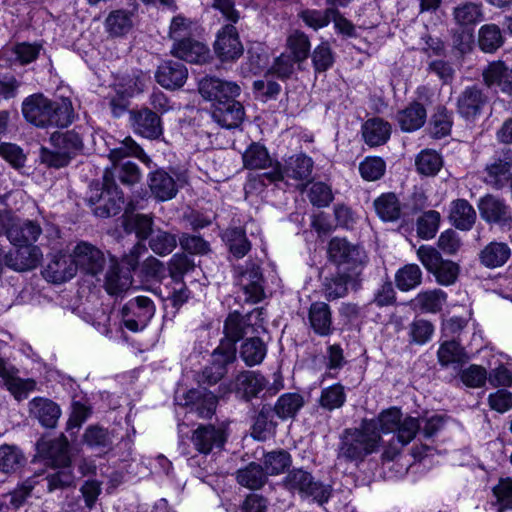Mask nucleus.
I'll use <instances>...</instances> for the list:
<instances>
[{"label": "nucleus", "mask_w": 512, "mask_h": 512, "mask_svg": "<svg viewBox=\"0 0 512 512\" xmlns=\"http://www.w3.org/2000/svg\"><path fill=\"white\" fill-rule=\"evenodd\" d=\"M21 112L28 123L42 129L67 127L75 117L69 98L50 99L41 92L27 96Z\"/></svg>", "instance_id": "1"}, {"label": "nucleus", "mask_w": 512, "mask_h": 512, "mask_svg": "<svg viewBox=\"0 0 512 512\" xmlns=\"http://www.w3.org/2000/svg\"><path fill=\"white\" fill-rule=\"evenodd\" d=\"M266 312L263 307L241 314L238 311L230 312L224 320L223 337L216 348L217 355H223L226 362H235L237 359L236 343L264 330Z\"/></svg>", "instance_id": "2"}, {"label": "nucleus", "mask_w": 512, "mask_h": 512, "mask_svg": "<svg viewBox=\"0 0 512 512\" xmlns=\"http://www.w3.org/2000/svg\"><path fill=\"white\" fill-rule=\"evenodd\" d=\"M89 135L91 133L87 125H76L70 130L53 132L49 140L54 150L42 147L41 162L56 169L66 167L72 159L84 153L85 140Z\"/></svg>", "instance_id": "3"}, {"label": "nucleus", "mask_w": 512, "mask_h": 512, "mask_svg": "<svg viewBox=\"0 0 512 512\" xmlns=\"http://www.w3.org/2000/svg\"><path fill=\"white\" fill-rule=\"evenodd\" d=\"M380 440V434L369 431L364 423L360 428H346L339 438L337 459L346 463H362L377 451Z\"/></svg>", "instance_id": "4"}, {"label": "nucleus", "mask_w": 512, "mask_h": 512, "mask_svg": "<svg viewBox=\"0 0 512 512\" xmlns=\"http://www.w3.org/2000/svg\"><path fill=\"white\" fill-rule=\"evenodd\" d=\"M85 202L99 218L114 217L121 213L125 203L123 191L110 182L93 181L86 192Z\"/></svg>", "instance_id": "5"}, {"label": "nucleus", "mask_w": 512, "mask_h": 512, "mask_svg": "<svg viewBox=\"0 0 512 512\" xmlns=\"http://www.w3.org/2000/svg\"><path fill=\"white\" fill-rule=\"evenodd\" d=\"M282 487L292 495H298L303 500H311L320 505L328 502L331 488L316 479L304 468H292L282 479Z\"/></svg>", "instance_id": "6"}, {"label": "nucleus", "mask_w": 512, "mask_h": 512, "mask_svg": "<svg viewBox=\"0 0 512 512\" xmlns=\"http://www.w3.org/2000/svg\"><path fill=\"white\" fill-rule=\"evenodd\" d=\"M417 257L425 269L435 277L439 285L450 286L457 281L460 273L459 264L444 259L438 249L422 245L417 250Z\"/></svg>", "instance_id": "7"}, {"label": "nucleus", "mask_w": 512, "mask_h": 512, "mask_svg": "<svg viewBox=\"0 0 512 512\" xmlns=\"http://www.w3.org/2000/svg\"><path fill=\"white\" fill-rule=\"evenodd\" d=\"M328 256L339 271H351L354 275H361L367 258L361 247L339 237L330 240Z\"/></svg>", "instance_id": "8"}, {"label": "nucleus", "mask_w": 512, "mask_h": 512, "mask_svg": "<svg viewBox=\"0 0 512 512\" xmlns=\"http://www.w3.org/2000/svg\"><path fill=\"white\" fill-rule=\"evenodd\" d=\"M153 218L145 214H134L124 219L123 227L128 234L135 233L138 242L130 249L128 254L123 255L122 261L129 269H136L142 255L148 249L144 243L153 234Z\"/></svg>", "instance_id": "9"}, {"label": "nucleus", "mask_w": 512, "mask_h": 512, "mask_svg": "<svg viewBox=\"0 0 512 512\" xmlns=\"http://www.w3.org/2000/svg\"><path fill=\"white\" fill-rule=\"evenodd\" d=\"M234 277L242 290L244 302L255 304L266 298V279L258 263L250 260L235 267Z\"/></svg>", "instance_id": "10"}, {"label": "nucleus", "mask_w": 512, "mask_h": 512, "mask_svg": "<svg viewBox=\"0 0 512 512\" xmlns=\"http://www.w3.org/2000/svg\"><path fill=\"white\" fill-rule=\"evenodd\" d=\"M229 433L227 425L200 424L191 435V443L201 455L219 452L224 448Z\"/></svg>", "instance_id": "11"}, {"label": "nucleus", "mask_w": 512, "mask_h": 512, "mask_svg": "<svg viewBox=\"0 0 512 512\" xmlns=\"http://www.w3.org/2000/svg\"><path fill=\"white\" fill-rule=\"evenodd\" d=\"M155 314L153 301L146 296L130 299L122 308L123 325L132 332L143 330Z\"/></svg>", "instance_id": "12"}, {"label": "nucleus", "mask_w": 512, "mask_h": 512, "mask_svg": "<svg viewBox=\"0 0 512 512\" xmlns=\"http://www.w3.org/2000/svg\"><path fill=\"white\" fill-rule=\"evenodd\" d=\"M477 207L481 219L487 224L503 229L512 227V209L505 199L486 194L478 200Z\"/></svg>", "instance_id": "13"}, {"label": "nucleus", "mask_w": 512, "mask_h": 512, "mask_svg": "<svg viewBox=\"0 0 512 512\" xmlns=\"http://www.w3.org/2000/svg\"><path fill=\"white\" fill-rule=\"evenodd\" d=\"M512 149L502 148L495 152L484 169L483 181L494 189L504 188L512 177Z\"/></svg>", "instance_id": "14"}, {"label": "nucleus", "mask_w": 512, "mask_h": 512, "mask_svg": "<svg viewBox=\"0 0 512 512\" xmlns=\"http://www.w3.org/2000/svg\"><path fill=\"white\" fill-rule=\"evenodd\" d=\"M200 95L213 104L236 99L241 87L234 81L224 80L215 76H205L199 81Z\"/></svg>", "instance_id": "15"}, {"label": "nucleus", "mask_w": 512, "mask_h": 512, "mask_svg": "<svg viewBox=\"0 0 512 512\" xmlns=\"http://www.w3.org/2000/svg\"><path fill=\"white\" fill-rule=\"evenodd\" d=\"M488 100V95L479 85L467 86L457 97V112L465 120L474 121L482 114Z\"/></svg>", "instance_id": "16"}, {"label": "nucleus", "mask_w": 512, "mask_h": 512, "mask_svg": "<svg viewBox=\"0 0 512 512\" xmlns=\"http://www.w3.org/2000/svg\"><path fill=\"white\" fill-rule=\"evenodd\" d=\"M131 127L135 134L149 139L159 140L163 136L161 117L149 108L129 111Z\"/></svg>", "instance_id": "17"}, {"label": "nucleus", "mask_w": 512, "mask_h": 512, "mask_svg": "<svg viewBox=\"0 0 512 512\" xmlns=\"http://www.w3.org/2000/svg\"><path fill=\"white\" fill-rule=\"evenodd\" d=\"M214 51L222 62L236 61L243 55L244 48L233 24H226L218 31Z\"/></svg>", "instance_id": "18"}, {"label": "nucleus", "mask_w": 512, "mask_h": 512, "mask_svg": "<svg viewBox=\"0 0 512 512\" xmlns=\"http://www.w3.org/2000/svg\"><path fill=\"white\" fill-rule=\"evenodd\" d=\"M184 401L179 395L175 396L178 405L187 406L190 412H195L200 418H211L217 407V397L206 389H191L183 395Z\"/></svg>", "instance_id": "19"}, {"label": "nucleus", "mask_w": 512, "mask_h": 512, "mask_svg": "<svg viewBox=\"0 0 512 512\" xmlns=\"http://www.w3.org/2000/svg\"><path fill=\"white\" fill-rule=\"evenodd\" d=\"M72 256L75 264H77V270L80 269L92 276L102 272L106 262L103 252L88 242L78 243Z\"/></svg>", "instance_id": "20"}, {"label": "nucleus", "mask_w": 512, "mask_h": 512, "mask_svg": "<svg viewBox=\"0 0 512 512\" xmlns=\"http://www.w3.org/2000/svg\"><path fill=\"white\" fill-rule=\"evenodd\" d=\"M188 70L180 60H165L157 68L155 79L168 90L181 88L187 81Z\"/></svg>", "instance_id": "21"}, {"label": "nucleus", "mask_w": 512, "mask_h": 512, "mask_svg": "<svg viewBox=\"0 0 512 512\" xmlns=\"http://www.w3.org/2000/svg\"><path fill=\"white\" fill-rule=\"evenodd\" d=\"M245 111L243 105L236 99L212 104L211 117L220 127L234 129L241 125Z\"/></svg>", "instance_id": "22"}, {"label": "nucleus", "mask_w": 512, "mask_h": 512, "mask_svg": "<svg viewBox=\"0 0 512 512\" xmlns=\"http://www.w3.org/2000/svg\"><path fill=\"white\" fill-rule=\"evenodd\" d=\"M18 369L8 360L0 358V378L7 389L17 400L27 398L28 393L36 387L33 379H22L18 377Z\"/></svg>", "instance_id": "23"}, {"label": "nucleus", "mask_w": 512, "mask_h": 512, "mask_svg": "<svg viewBox=\"0 0 512 512\" xmlns=\"http://www.w3.org/2000/svg\"><path fill=\"white\" fill-rule=\"evenodd\" d=\"M16 249L7 252L8 268L15 272H26L35 269L41 262L43 254L36 245H17Z\"/></svg>", "instance_id": "24"}, {"label": "nucleus", "mask_w": 512, "mask_h": 512, "mask_svg": "<svg viewBox=\"0 0 512 512\" xmlns=\"http://www.w3.org/2000/svg\"><path fill=\"white\" fill-rule=\"evenodd\" d=\"M77 272V264L72 254L57 253L52 256L42 274L48 281L60 284L73 278Z\"/></svg>", "instance_id": "25"}, {"label": "nucleus", "mask_w": 512, "mask_h": 512, "mask_svg": "<svg viewBox=\"0 0 512 512\" xmlns=\"http://www.w3.org/2000/svg\"><path fill=\"white\" fill-rule=\"evenodd\" d=\"M307 319L310 329L318 336L327 337L335 331L332 310L326 302L315 301L311 303Z\"/></svg>", "instance_id": "26"}, {"label": "nucleus", "mask_w": 512, "mask_h": 512, "mask_svg": "<svg viewBox=\"0 0 512 512\" xmlns=\"http://www.w3.org/2000/svg\"><path fill=\"white\" fill-rule=\"evenodd\" d=\"M485 86H498L502 93L512 98V65L509 67L503 61L490 62L482 72Z\"/></svg>", "instance_id": "27"}, {"label": "nucleus", "mask_w": 512, "mask_h": 512, "mask_svg": "<svg viewBox=\"0 0 512 512\" xmlns=\"http://www.w3.org/2000/svg\"><path fill=\"white\" fill-rule=\"evenodd\" d=\"M142 177L139 166L131 161H120L106 167L103 173V180L117 185L118 180L124 186H133L140 182Z\"/></svg>", "instance_id": "28"}, {"label": "nucleus", "mask_w": 512, "mask_h": 512, "mask_svg": "<svg viewBox=\"0 0 512 512\" xmlns=\"http://www.w3.org/2000/svg\"><path fill=\"white\" fill-rule=\"evenodd\" d=\"M147 183L151 195L158 201L173 199L179 190V186L174 177L162 168L150 172Z\"/></svg>", "instance_id": "29"}, {"label": "nucleus", "mask_w": 512, "mask_h": 512, "mask_svg": "<svg viewBox=\"0 0 512 512\" xmlns=\"http://www.w3.org/2000/svg\"><path fill=\"white\" fill-rule=\"evenodd\" d=\"M360 275H354V272L339 271L329 277H325L323 281V294L328 301L343 298L348 293V287L359 284Z\"/></svg>", "instance_id": "30"}, {"label": "nucleus", "mask_w": 512, "mask_h": 512, "mask_svg": "<svg viewBox=\"0 0 512 512\" xmlns=\"http://www.w3.org/2000/svg\"><path fill=\"white\" fill-rule=\"evenodd\" d=\"M314 162L311 157L304 153L290 156L285 160L284 165L276 161V166L282 174V182L285 177L297 181H309L312 175Z\"/></svg>", "instance_id": "31"}, {"label": "nucleus", "mask_w": 512, "mask_h": 512, "mask_svg": "<svg viewBox=\"0 0 512 512\" xmlns=\"http://www.w3.org/2000/svg\"><path fill=\"white\" fill-rule=\"evenodd\" d=\"M42 234V228L33 220L11 221L7 238L13 246L34 245Z\"/></svg>", "instance_id": "32"}, {"label": "nucleus", "mask_w": 512, "mask_h": 512, "mask_svg": "<svg viewBox=\"0 0 512 512\" xmlns=\"http://www.w3.org/2000/svg\"><path fill=\"white\" fill-rule=\"evenodd\" d=\"M512 256V249L508 243L491 241L478 253V260L482 266L488 269H496L504 266Z\"/></svg>", "instance_id": "33"}, {"label": "nucleus", "mask_w": 512, "mask_h": 512, "mask_svg": "<svg viewBox=\"0 0 512 512\" xmlns=\"http://www.w3.org/2000/svg\"><path fill=\"white\" fill-rule=\"evenodd\" d=\"M267 386L265 377L255 371H243L239 373L234 382L235 393L242 399L249 401L258 397L259 393Z\"/></svg>", "instance_id": "34"}, {"label": "nucleus", "mask_w": 512, "mask_h": 512, "mask_svg": "<svg viewBox=\"0 0 512 512\" xmlns=\"http://www.w3.org/2000/svg\"><path fill=\"white\" fill-rule=\"evenodd\" d=\"M29 412L45 428L56 427L61 416L59 405L48 398L42 397H36L29 402Z\"/></svg>", "instance_id": "35"}, {"label": "nucleus", "mask_w": 512, "mask_h": 512, "mask_svg": "<svg viewBox=\"0 0 512 512\" xmlns=\"http://www.w3.org/2000/svg\"><path fill=\"white\" fill-rule=\"evenodd\" d=\"M448 219L456 229L470 231L476 223L477 213L468 200L458 198L450 203Z\"/></svg>", "instance_id": "36"}, {"label": "nucleus", "mask_w": 512, "mask_h": 512, "mask_svg": "<svg viewBox=\"0 0 512 512\" xmlns=\"http://www.w3.org/2000/svg\"><path fill=\"white\" fill-rule=\"evenodd\" d=\"M172 54L180 60L200 64L208 60L210 50L205 44L191 38H186L174 43Z\"/></svg>", "instance_id": "37"}, {"label": "nucleus", "mask_w": 512, "mask_h": 512, "mask_svg": "<svg viewBox=\"0 0 512 512\" xmlns=\"http://www.w3.org/2000/svg\"><path fill=\"white\" fill-rule=\"evenodd\" d=\"M427 112L424 105L418 101L411 102L404 109L398 111L396 120L404 132H414L424 126Z\"/></svg>", "instance_id": "38"}, {"label": "nucleus", "mask_w": 512, "mask_h": 512, "mask_svg": "<svg viewBox=\"0 0 512 512\" xmlns=\"http://www.w3.org/2000/svg\"><path fill=\"white\" fill-rule=\"evenodd\" d=\"M243 167L249 170H273L276 159H273L267 148L259 143L252 142L242 154Z\"/></svg>", "instance_id": "39"}, {"label": "nucleus", "mask_w": 512, "mask_h": 512, "mask_svg": "<svg viewBox=\"0 0 512 512\" xmlns=\"http://www.w3.org/2000/svg\"><path fill=\"white\" fill-rule=\"evenodd\" d=\"M68 445L66 437L62 434L57 439L41 438L36 447L42 457L52 460L55 464H67L70 463Z\"/></svg>", "instance_id": "40"}, {"label": "nucleus", "mask_w": 512, "mask_h": 512, "mask_svg": "<svg viewBox=\"0 0 512 512\" xmlns=\"http://www.w3.org/2000/svg\"><path fill=\"white\" fill-rule=\"evenodd\" d=\"M469 356L465 348L457 339L443 340L437 351V360L442 367L450 365H462L466 363Z\"/></svg>", "instance_id": "41"}, {"label": "nucleus", "mask_w": 512, "mask_h": 512, "mask_svg": "<svg viewBox=\"0 0 512 512\" xmlns=\"http://www.w3.org/2000/svg\"><path fill=\"white\" fill-rule=\"evenodd\" d=\"M373 206L378 217L385 222H396L403 215L400 200L393 192L381 194L374 200Z\"/></svg>", "instance_id": "42"}, {"label": "nucleus", "mask_w": 512, "mask_h": 512, "mask_svg": "<svg viewBox=\"0 0 512 512\" xmlns=\"http://www.w3.org/2000/svg\"><path fill=\"white\" fill-rule=\"evenodd\" d=\"M364 141L370 147L385 144L391 135V126L381 118L368 119L362 126Z\"/></svg>", "instance_id": "43"}, {"label": "nucleus", "mask_w": 512, "mask_h": 512, "mask_svg": "<svg viewBox=\"0 0 512 512\" xmlns=\"http://www.w3.org/2000/svg\"><path fill=\"white\" fill-rule=\"evenodd\" d=\"M267 354L266 343L256 334L244 339L240 346L239 356L248 367L259 365Z\"/></svg>", "instance_id": "44"}, {"label": "nucleus", "mask_w": 512, "mask_h": 512, "mask_svg": "<svg viewBox=\"0 0 512 512\" xmlns=\"http://www.w3.org/2000/svg\"><path fill=\"white\" fill-rule=\"evenodd\" d=\"M192 292L184 281L170 280L159 288V296L178 311L190 298Z\"/></svg>", "instance_id": "45"}, {"label": "nucleus", "mask_w": 512, "mask_h": 512, "mask_svg": "<svg viewBox=\"0 0 512 512\" xmlns=\"http://www.w3.org/2000/svg\"><path fill=\"white\" fill-rule=\"evenodd\" d=\"M236 481L250 490H259L268 482V475L261 464L250 462L236 471Z\"/></svg>", "instance_id": "46"}, {"label": "nucleus", "mask_w": 512, "mask_h": 512, "mask_svg": "<svg viewBox=\"0 0 512 512\" xmlns=\"http://www.w3.org/2000/svg\"><path fill=\"white\" fill-rule=\"evenodd\" d=\"M279 182H282L279 167H274L273 170L261 174H249L244 184L245 196L260 195L265 192L268 185H278Z\"/></svg>", "instance_id": "47"}, {"label": "nucleus", "mask_w": 512, "mask_h": 512, "mask_svg": "<svg viewBox=\"0 0 512 512\" xmlns=\"http://www.w3.org/2000/svg\"><path fill=\"white\" fill-rule=\"evenodd\" d=\"M305 399L297 392L282 394L272 407L275 415L281 420L294 419L304 407Z\"/></svg>", "instance_id": "48"}, {"label": "nucleus", "mask_w": 512, "mask_h": 512, "mask_svg": "<svg viewBox=\"0 0 512 512\" xmlns=\"http://www.w3.org/2000/svg\"><path fill=\"white\" fill-rule=\"evenodd\" d=\"M453 19L458 26L472 27L483 21L482 3L466 1L453 8Z\"/></svg>", "instance_id": "49"}, {"label": "nucleus", "mask_w": 512, "mask_h": 512, "mask_svg": "<svg viewBox=\"0 0 512 512\" xmlns=\"http://www.w3.org/2000/svg\"><path fill=\"white\" fill-rule=\"evenodd\" d=\"M443 165V157L434 149H423L415 157V169L421 176L434 177Z\"/></svg>", "instance_id": "50"}, {"label": "nucleus", "mask_w": 512, "mask_h": 512, "mask_svg": "<svg viewBox=\"0 0 512 512\" xmlns=\"http://www.w3.org/2000/svg\"><path fill=\"white\" fill-rule=\"evenodd\" d=\"M122 264L126 266L123 262ZM123 272L117 264L111 265L105 276V289L110 295L118 296L127 291L132 285V276L130 274L134 269Z\"/></svg>", "instance_id": "51"}, {"label": "nucleus", "mask_w": 512, "mask_h": 512, "mask_svg": "<svg viewBox=\"0 0 512 512\" xmlns=\"http://www.w3.org/2000/svg\"><path fill=\"white\" fill-rule=\"evenodd\" d=\"M108 157L111 164L120 161H127L126 158L128 157H136L144 163H149L151 161L141 146L130 136L122 140L117 147L111 149Z\"/></svg>", "instance_id": "52"}, {"label": "nucleus", "mask_w": 512, "mask_h": 512, "mask_svg": "<svg viewBox=\"0 0 512 512\" xmlns=\"http://www.w3.org/2000/svg\"><path fill=\"white\" fill-rule=\"evenodd\" d=\"M133 12L125 9L111 11L106 20V31L114 37H121L129 33L133 27Z\"/></svg>", "instance_id": "53"}, {"label": "nucleus", "mask_w": 512, "mask_h": 512, "mask_svg": "<svg viewBox=\"0 0 512 512\" xmlns=\"http://www.w3.org/2000/svg\"><path fill=\"white\" fill-rule=\"evenodd\" d=\"M274 410L270 405H263L254 418L251 435L258 441H265L274 431Z\"/></svg>", "instance_id": "54"}, {"label": "nucleus", "mask_w": 512, "mask_h": 512, "mask_svg": "<svg viewBox=\"0 0 512 512\" xmlns=\"http://www.w3.org/2000/svg\"><path fill=\"white\" fill-rule=\"evenodd\" d=\"M223 240L230 253L237 259L243 258L251 250V243L241 227L227 228L223 234Z\"/></svg>", "instance_id": "55"}, {"label": "nucleus", "mask_w": 512, "mask_h": 512, "mask_svg": "<svg viewBox=\"0 0 512 512\" xmlns=\"http://www.w3.org/2000/svg\"><path fill=\"white\" fill-rule=\"evenodd\" d=\"M401 418V410L397 407H391L382 411L376 419L364 421L363 423L369 431L390 433L395 432Z\"/></svg>", "instance_id": "56"}, {"label": "nucleus", "mask_w": 512, "mask_h": 512, "mask_svg": "<svg viewBox=\"0 0 512 512\" xmlns=\"http://www.w3.org/2000/svg\"><path fill=\"white\" fill-rule=\"evenodd\" d=\"M453 126V112L444 105H438L430 119V135L434 139H441L451 133Z\"/></svg>", "instance_id": "57"}, {"label": "nucleus", "mask_w": 512, "mask_h": 512, "mask_svg": "<svg viewBox=\"0 0 512 512\" xmlns=\"http://www.w3.org/2000/svg\"><path fill=\"white\" fill-rule=\"evenodd\" d=\"M504 42L502 31L496 24H485L478 31V46L485 53H495Z\"/></svg>", "instance_id": "58"}, {"label": "nucleus", "mask_w": 512, "mask_h": 512, "mask_svg": "<svg viewBox=\"0 0 512 512\" xmlns=\"http://www.w3.org/2000/svg\"><path fill=\"white\" fill-rule=\"evenodd\" d=\"M263 468L269 476H276L283 473L292 464V456L285 449H276L263 454Z\"/></svg>", "instance_id": "59"}, {"label": "nucleus", "mask_w": 512, "mask_h": 512, "mask_svg": "<svg viewBox=\"0 0 512 512\" xmlns=\"http://www.w3.org/2000/svg\"><path fill=\"white\" fill-rule=\"evenodd\" d=\"M446 300L447 294L443 290L433 289L420 292L413 300V303L423 312L437 313L442 310Z\"/></svg>", "instance_id": "60"}, {"label": "nucleus", "mask_w": 512, "mask_h": 512, "mask_svg": "<svg viewBox=\"0 0 512 512\" xmlns=\"http://www.w3.org/2000/svg\"><path fill=\"white\" fill-rule=\"evenodd\" d=\"M317 402L320 408L329 412L342 408L346 402L344 386L336 383L322 389Z\"/></svg>", "instance_id": "61"}, {"label": "nucleus", "mask_w": 512, "mask_h": 512, "mask_svg": "<svg viewBox=\"0 0 512 512\" xmlns=\"http://www.w3.org/2000/svg\"><path fill=\"white\" fill-rule=\"evenodd\" d=\"M26 458L16 445L3 444L0 446V472L12 473L23 467Z\"/></svg>", "instance_id": "62"}, {"label": "nucleus", "mask_w": 512, "mask_h": 512, "mask_svg": "<svg viewBox=\"0 0 512 512\" xmlns=\"http://www.w3.org/2000/svg\"><path fill=\"white\" fill-rule=\"evenodd\" d=\"M146 81L147 76L142 71L132 70L123 74L116 85L119 93L132 97L144 91Z\"/></svg>", "instance_id": "63"}, {"label": "nucleus", "mask_w": 512, "mask_h": 512, "mask_svg": "<svg viewBox=\"0 0 512 512\" xmlns=\"http://www.w3.org/2000/svg\"><path fill=\"white\" fill-rule=\"evenodd\" d=\"M422 270L417 264H406L395 273V284L400 291H409L422 282Z\"/></svg>", "instance_id": "64"}]
</instances>
